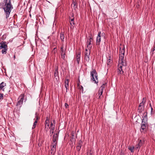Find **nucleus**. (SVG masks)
Here are the masks:
<instances>
[{
	"mask_svg": "<svg viewBox=\"0 0 155 155\" xmlns=\"http://www.w3.org/2000/svg\"><path fill=\"white\" fill-rule=\"evenodd\" d=\"M150 105L151 106V113H152V110H153V109L152 108V107H151V104H150Z\"/></svg>",
	"mask_w": 155,
	"mask_h": 155,
	"instance_id": "47",
	"label": "nucleus"
},
{
	"mask_svg": "<svg viewBox=\"0 0 155 155\" xmlns=\"http://www.w3.org/2000/svg\"><path fill=\"white\" fill-rule=\"evenodd\" d=\"M7 48V45L5 44V42L2 41L0 43V49Z\"/></svg>",
	"mask_w": 155,
	"mask_h": 155,
	"instance_id": "12",
	"label": "nucleus"
},
{
	"mask_svg": "<svg viewBox=\"0 0 155 155\" xmlns=\"http://www.w3.org/2000/svg\"><path fill=\"white\" fill-rule=\"evenodd\" d=\"M70 23L71 26L73 25L74 24V21H70Z\"/></svg>",
	"mask_w": 155,
	"mask_h": 155,
	"instance_id": "42",
	"label": "nucleus"
},
{
	"mask_svg": "<svg viewBox=\"0 0 155 155\" xmlns=\"http://www.w3.org/2000/svg\"><path fill=\"white\" fill-rule=\"evenodd\" d=\"M58 68H57L55 69L54 73V76L55 77L58 76Z\"/></svg>",
	"mask_w": 155,
	"mask_h": 155,
	"instance_id": "24",
	"label": "nucleus"
},
{
	"mask_svg": "<svg viewBox=\"0 0 155 155\" xmlns=\"http://www.w3.org/2000/svg\"><path fill=\"white\" fill-rule=\"evenodd\" d=\"M81 147L79 146H77L76 147L77 149L78 150L80 151L81 148Z\"/></svg>",
	"mask_w": 155,
	"mask_h": 155,
	"instance_id": "37",
	"label": "nucleus"
},
{
	"mask_svg": "<svg viewBox=\"0 0 155 155\" xmlns=\"http://www.w3.org/2000/svg\"><path fill=\"white\" fill-rule=\"evenodd\" d=\"M84 59L85 61L88 62L89 61V56L85 55Z\"/></svg>",
	"mask_w": 155,
	"mask_h": 155,
	"instance_id": "26",
	"label": "nucleus"
},
{
	"mask_svg": "<svg viewBox=\"0 0 155 155\" xmlns=\"http://www.w3.org/2000/svg\"><path fill=\"white\" fill-rule=\"evenodd\" d=\"M147 112H145L142 116V121H147Z\"/></svg>",
	"mask_w": 155,
	"mask_h": 155,
	"instance_id": "17",
	"label": "nucleus"
},
{
	"mask_svg": "<svg viewBox=\"0 0 155 155\" xmlns=\"http://www.w3.org/2000/svg\"><path fill=\"white\" fill-rule=\"evenodd\" d=\"M91 45V44L89 45V44H87V48H88V49H89V50H90V49L92 48V45Z\"/></svg>",
	"mask_w": 155,
	"mask_h": 155,
	"instance_id": "33",
	"label": "nucleus"
},
{
	"mask_svg": "<svg viewBox=\"0 0 155 155\" xmlns=\"http://www.w3.org/2000/svg\"><path fill=\"white\" fill-rule=\"evenodd\" d=\"M54 125H53V123L51 122V126L50 128H51L52 127H54Z\"/></svg>",
	"mask_w": 155,
	"mask_h": 155,
	"instance_id": "43",
	"label": "nucleus"
},
{
	"mask_svg": "<svg viewBox=\"0 0 155 155\" xmlns=\"http://www.w3.org/2000/svg\"><path fill=\"white\" fill-rule=\"evenodd\" d=\"M66 53H64L61 54V58L63 59H64L65 58V55Z\"/></svg>",
	"mask_w": 155,
	"mask_h": 155,
	"instance_id": "31",
	"label": "nucleus"
},
{
	"mask_svg": "<svg viewBox=\"0 0 155 155\" xmlns=\"http://www.w3.org/2000/svg\"><path fill=\"white\" fill-rule=\"evenodd\" d=\"M3 94H2L0 93V99H3Z\"/></svg>",
	"mask_w": 155,
	"mask_h": 155,
	"instance_id": "38",
	"label": "nucleus"
},
{
	"mask_svg": "<svg viewBox=\"0 0 155 155\" xmlns=\"http://www.w3.org/2000/svg\"><path fill=\"white\" fill-rule=\"evenodd\" d=\"M145 102H146L145 99L144 98H143L142 99V102L141 103H140V104H142V105H144V104L145 103Z\"/></svg>",
	"mask_w": 155,
	"mask_h": 155,
	"instance_id": "32",
	"label": "nucleus"
},
{
	"mask_svg": "<svg viewBox=\"0 0 155 155\" xmlns=\"http://www.w3.org/2000/svg\"><path fill=\"white\" fill-rule=\"evenodd\" d=\"M49 120L50 118L48 117H47L45 122V131L46 132H48L50 128L49 127L50 123Z\"/></svg>",
	"mask_w": 155,
	"mask_h": 155,
	"instance_id": "5",
	"label": "nucleus"
},
{
	"mask_svg": "<svg viewBox=\"0 0 155 155\" xmlns=\"http://www.w3.org/2000/svg\"><path fill=\"white\" fill-rule=\"evenodd\" d=\"M66 49L64 48V47L63 45H62L61 48V54L64 53H66Z\"/></svg>",
	"mask_w": 155,
	"mask_h": 155,
	"instance_id": "20",
	"label": "nucleus"
},
{
	"mask_svg": "<svg viewBox=\"0 0 155 155\" xmlns=\"http://www.w3.org/2000/svg\"><path fill=\"white\" fill-rule=\"evenodd\" d=\"M6 86V84L4 82H2L0 84V91L2 90L4 91L5 87Z\"/></svg>",
	"mask_w": 155,
	"mask_h": 155,
	"instance_id": "13",
	"label": "nucleus"
},
{
	"mask_svg": "<svg viewBox=\"0 0 155 155\" xmlns=\"http://www.w3.org/2000/svg\"><path fill=\"white\" fill-rule=\"evenodd\" d=\"M139 144H138L136 145V147H136V149H140V146H139Z\"/></svg>",
	"mask_w": 155,
	"mask_h": 155,
	"instance_id": "39",
	"label": "nucleus"
},
{
	"mask_svg": "<svg viewBox=\"0 0 155 155\" xmlns=\"http://www.w3.org/2000/svg\"><path fill=\"white\" fill-rule=\"evenodd\" d=\"M81 88H83V87L81 86Z\"/></svg>",
	"mask_w": 155,
	"mask_h": 155,
	"instance_id": "52",
	"label": "nucleus"
},
{
	"mask_svg": "<svg viewBox=\"0 0 155 155\" xmlns=\"http://www.w3.org/2000/svg\"><path fill=\"white\" fill-rule=\"evenodd\" d=\"M93 41V39L92 38L90 37L89 39L87 41V44L89 45L91 44V42H92Z\"/></svg>",
	"mask_w": 155,
	"mask_h": 155,
	"instance_id": "23",
	"label": "nucleus"
},
{
	"mask_svg": "<svg viewBox=\"0 0 155 155\" xmlns=\"http://www.w3.org/2000/svg\"><path fill=\"white\" fill-rule=\"evenodd\" d=\"M15 55H14V60H15Z\"/></svg>",
	"mask_w": 155,
	"mask_h": 155,
	"instance_id": "50",
	"label": "nucleus"
},
{
	"mask_svg": "<svg viewBox=\"0 0 155 155\" xmlns=\"http://www.w3.org/2000/svg\"><path fill=\"white\" fill-rule=\"evenodd\" d=\"M110 60L109 59V60H108V61H107V64H109V63L110 62Z\"/></svg>",
	"mask_w": 155,
	"mask_h": 155,
	"instance_id": "46",
	"label": "nucleus"
},
{
	"mask_svg": "<svg viewBox=\"0 0 155 155\" xmlns=\"http://www.w3.org/2000/svg\"><path fill=\"white\" fill-rule=\"evenodd\" d=\"M129 150H130L131 152H134V148L130 147L129 148Z\"/></svg>",
	"mask_w": 155,
	"mask_h": 155,
	"instance_id": "40",
	"label": "nucleus"
},
{
	"mask_svg": "<svg viewBox=\"0 0 155 155\" xmlns=\"http://www.w3.org/2000/svg\"><path fill=\"white\" fill-rule=\"evenodd\" d=\"M144 105H142V104H140L139 106L138 110L139 112L141 113L144 109Z\"/></svg>",
	"mask_w": 155,
	"mask_h": 155,
	"instance_id": "16",
	"label": "nucleus"
},
{
	"mask_svg": "<svg viewBox=\"0 0 155 155\" xmlns=\"http://www.w3.org/2000/svg\"><path fill=\"white\" fill-rule=\"evenodd\" d=\"M58 133L57 132L56 133H54L53 137L52 143H57V140L58 139Z\"/></svg>",
	"mask_w": 155,
	"mask_h": 155,
	"instance_id": "8",
	"label": "nucleus"
},
{
	"mask_svg": "<svg viewBox=\"0 0 155 155\" xmlns=\"http://www.w3.org/2000/svg\"><path fill=\"white\" fill-rule=\"evenodd\" d=\"M90 54V51L89 50V52H85V55H88L89 56Z\"/></svg>",
	"mask_w": 155,
	"mask_h": 155,
	"instance_id": "36",
	"label": "nucleus"
},
{
	"mask_svg": "<svg viewBox=\"0 0 155 155\" xmlns=\"http://www.w3.org/2000/svg\"><path fill=\"white\" fill-rule=\"evenodd\" d=\"M82 144H83V142L82 141V140H80L79 141V142L78 143V146L81 147Z\"/></svg>",
	"mask_w": 155,
	"mask_h": 155,
	"instance_id": "30",
	"label": "nucleus"
},
{
	"mask_svg": "<svg viewBox=\"0 0 155 155\" xmlns=\"http://www.w3.org/2000/svg\"><path fill=\"white\" fill-rule=\"evenodd\" d=\"M49 129H50V135L51 136L54 133V127H52V128H50Z\"/></svg>",
	"mask_w": 155,
	"mask_h": 155,
	"instance_id": "22",
	"label": "nucleus"
},
{
	"mask_svg": "<svg viewBox=\"0 0 155 155\" xmlns=\"http://www.w3.org/2000/svg\"><path fill=\"white\" fill-rule=\"evenodd\" d=\"M57 143H52V147L51 150V153L53 155L56 150V144Z\"/></svg>",
	"mask_w": 155,
	"mask_h": 155,
	"instance_id": "7",
	"label": "nucleus"
},
{
	"mask_svg": "<svg viewBox=\"0 0 155 155\" xmlns=\"http://www.w3.org/2000/svg\"><path fill=\"white\" fill-rule=\"evenodd\" d=\"M127 65V63L124 57H123L122 56L119 57L118 66L124 67L126 66Z\"/></svg>",
	"mask_w": 155,
	"mask_h": 155,
	"instance_id": "3",
	"label": "nucleus"
},
{
	"mask_svg": "<svg viewBox=\"0 0 155 155\" xmlns=\"http://www.w3.org/2000/svg\"><path fill=\"white\" fill-rule=\"evenodd\" d=\"M101 31L98 32L96 39V45H99L101 41Z\"/></svg>",
	"mask_w": 155,
	"mask_h": 155,
	"instance_id": "11",
	"label": "nucleus"
},
{
	"mask_svg": "<svg viewBox=\"0 0 155 155\" xmlns=\"http://www.w3.org/2000/svg\"><path fill=\"white\" fill-rule=\"evenodd\" d=\"M2 4V8L4 11L6 19H8L9 16L13 8V6L11 3V0H4Z\"/></svg>",
	"mask_w": 155,
	"mask_h": 155,
	"instance_id": "1",
	"label": "nucleus"
},
{
	"mask_svg": "<svg viewBox=\"0 0 155 155\" xmlns=\"http://www.w3.org/2000/svg\"><path fill=\"white\" fill-rule=\"evenodd\" d=\"M73 4L74 6L75 5L77 4V2H76L75 0H73Z\"/></svg>",
	"mask_w": 155,
	"mask_h": 155,
	"instance_id": "41",
	"label": "nucleus"
},
{
	"mask_svg": "<svg viewBox=\"0 0 155 155\" xmlns=\"http://www.w3.org/2000/svg\"><path fill=\"white\" fill-rule=\"evenodd\" d=\"M146 127V122L145 121H142L141 125V129L143 130Z\"/></svg>",
	"mask_w": 155,
	"mask_h": 155,
	"instance_id": "18",
	"label": "nucleus"
},
{
	"mask_svg": "<svg viewBox=\"0 0 155 155\" xmlns=\"http://www.w3.org/2000/svg\"><path fill=\"white\" fill-rule=\"evenodd\" d=\"M35 119H34V120H35V121L32 127V129H34L36 127L37 123V120L39 119V117L37 114V113H35Z\"/></svg>",
	"mask_w": 155,
	"mask_h": 155,
	"instance_id": "9",
	"label": "nucleus"
},
{
	"mask_svg": "<svg viewBox=\"0 0 155 155\" xmlns=\"http://www.w3.org/2000/svg\"><path fill=\"white\" fill-rule=\"evenodd\" d=\"M104 84H103L101 86V87L99 89V93L98 94V95H99V96L98 98V99H101L103 97L102 94L103 92V90L104 89Z\"/></svg>",
	"mask_w": 155,
	"mask_h": 155,
	"instance_id": "6",
	"label": "nucleus"
},
{
	"mask_svg": "<svg viewBox=\"0 0 155 155\" xmlns=\"http://www.w3.org/2000/svg\"><path fill=\"white\" fill-rule=\"evenodd\" d=\"M140 131H141V132H142L141 130H140Z\"/></svg>",
	"mask_w": 155,
	"mask_h": 155,
	"instance_id": "53",
	"label": "nucleus"
},
{
	"mask_svg": "<svg viewBox=\"0 0 155 155\" xmlns=\"http://www.w3.org/2000/svg\"><path fill=\"white\" fill-rule=\"evenodd\" d=\"M120 155H126L124 153H121Z\"/></svg>",
	"mask_w": 155,
	"mask_h": 155,
	"instance_id": "48",
	"label": "nucleus"
},
{
	"mask_svg": "<svg viewBox=\"0 0 155 155\" xmlns=\"http://www.w3.org/2000/svg\"><path fill=\"white\" fill-rule=\"evenodd\" d=\"M57 51V49L56 48H54L52 51V52L54 54Z\"/></svg>",
	"mask_w": 155,
	"mask_h": 155,
	"instance_id": "35",
	"label": "nucleus"
},
{
	"mask_svg": "<svg viewBox=\"0 0 155 155\" xmlns=\"http://www.w3.org/2000/svg\"><path fill=\"white\" fill-rule=\"evenodd\" d=\"M64 33L63 32H61L60 33V38L62 41H64Z\"/></svg>",
	"mask_w": 155,
	"mask_h": 155,
	"instance_id": "21",
	"label": "nucleus"
},
{
	"mask_svg": "<svg viewBox=\"0 0 155 155\" xmlns=\"http://www.w3.org/2000/svg\"><path fill=\"white\" fill-rule=\"evenodd\" d=\"M8 48H3L2 49V54H6L7 53Z\"/></svg>",
	"mask_w": 155,
	"mask_h": 155,
	"instance_id": "25",
	"label": "nucleus"
},
{
	"mask_svg": "<svg viewBox=\"0 0 155 155\" xmlns=\"http://www.w3.org/2000/svg\"><path fill=\"white\" fill-rule=\"evenodd\" d=\"M24 98V94H21L19 97L18 99L19 100L17 102L16 105L17 107H20L23 103Z\"/></svg>",
	"mask_w": 155,
	"mask_h": 155,
	"instance_id": "4",
	"label": "nucleus"
},
{
	"mask_svg": "<svg viewBox=\"0 0 155 155\" xmlns=\"http://www.w3.org/2000/svg\"><path fill=\"white\" fill-rule=\"evenodd\" d=\"M80 57L81 53H79L78 54H77L76 56V60L78 64L79 63V61L80 59Z\"/></svg>",
	"mask_w": 155,
	"mask_h": 155,
	"instance_id": "19",
	"label": "nucleus"
},
{
	"mask_svg": "<svg viewBox=\"0 0 155 155\" xmlns=\"http://www.w3.org/2000/svg\"><path fill=\"white\" fill-rule=\"evenodd\" d=\"M144 140H139V143H138V144L139 145V146H142V145L143 144V143H144Z\"/></svg>",
	"mask_w": 155,
	"mask_h": 155,
	"instance_id": "27",
	"label": "nucleus"
},
{
	"mask_svg": "<svg viewBox=\"0 0 155 155\" xmlns=\"http://www.w3.org/2000/svg\"><path fill=\"white\" fill-rule=\"evenodd\" d=\"M65 108H67L68 107V104L67 103H65Z\"/></svg>",
	"mask_w": 155,
	"mask_h": 155,
	"instance_id": "45",
	"label": "nucleus"
},
{
	"mask_svg": "<svg viewBox=\"0 0 155 155\" xmlns=\"http://www.w3.org/2000/svg\"><path fill=\"white\" fill-rule=\"evenodd\" d=\"M123 67L122 66H118V68L117 69V72L118 74H123L124 73V71H123L122 68Z\"/></svg>",
	"mask_w": 155,
	"mask_h": 155,
	"instance_id": "14",
	"label": "nucleus"
},
{
	"mask_svg": "<svg viewBox=\"0 0 155 155\" xmlns=\"http://www.w3.org/2000/svg\"><path fill=\"white\" fill-rule=\"evenodd\" d=\"M64 86L66 88V92L67 90L68 89L69 87V80L68 79H66L64 82Z\"/></svg>",
	"mask_w": 155,
	"mask_h": 155,
	"instance_id": "15",
	"label": "nucleus"
},
{
	"mask_svg": "<svg viewBox=\"0 0 155 155\" xmlns=\"http://www.w3.org/2000/svg\"><path fill=\"white\" fill-rule=\"evenodd\" d=\"M91 80L92 82L97 84L98 81L97 73L95 69H93L91 72Z\"/></svg>",
	"mask_w": 155,
	"mask_h": 155,
	"instance_id": "2",
	"label": "nucleus"
},
{
	"mask_svg": "<svg viewBox=\"0 0 155 155\" xmlns=\"http://www.w3.org/2000/svg\"><path fill=\"white\" fill-rule=\"evenodd\" d=\"M122 48L121 49V48H120L119 57L122 56L123 57H124L125 53V47L124 46L123 48L122 47Z\"/></svg>",
	"mask_w": 155,
	"mask_h": 155,
	"instance_id": "10",
	"label": "nucleus"
},
{
	"mask_svg": "<svg viewBox=\"0 0 155 155\" xmlns=\"http://www.w3.org/2000/svg\"><path fill=\"white\" fill-rule=\"evenodd\" d=\"M152 55H153L155 54V47H154L151 50Z\"/></svg>",
	"mask_w": 155,
	"mask_h": 155,
	"instance_id": "28",
	"label": "nucleus"
},
{
	"mask_svg": "<svg viewBox=\"0 0 155 155\" xmlns=\"http://www.w3.org/2000/svg\"><path fill=\"white\" fill-rule=\"evenodd\" d=\"M87 155H92L91 153H90L89 154H87Z\"/></svg>",
	"mask_w": 155,
	"mask_h": 155,
	"instance_id": "51",
	"label": "nucleus"
},
{
	"mask_svg": "<svg viewBox=\"0 0 155 155\" xmlns=\"http://www.w3.org/2000/svg\"><path fill=\"white\" fill-rule=\"evenodd\" d=\"M74 133H72L71 135H72V137H71V139H70V140L71 141H73H73H75L74 139Z\"/></svg>",
	"mask_w": 155,
	"mask_h": 155,
	"instance_id": "29",
	"label": "nucleus"
},
{
	"mask_svg": "<svg viewBox=\"0 0 155 155\" xmlns=\"http://www.w3.org/2000/svg\"><path fill=\"white\" fill-rule=\"evenodd\" d=\"M85 51H86L85 52H88V50L87 49H85Z\"/></svg>",
	"mask_w": 155,
	"mask_h": 155,
	"instance_id": "49",
	"label": "nucleus"
},
{
	"mask_svg": "<svg viewBox=\"0 0 155 155\" xmlns=\"http://www.w3.org/2000/svg\"><path fill=\"white\" fill-rule=\"evenodd\" d=\"M105 35V34L104 33H101V35H100V36L101 37V36H104V35Z\"/></svg>",
	"mask_w": 155,
	"mask_h": 155,
	"instance_id": "44",
	"label": "nucleus"
},
{
	"mask_svg": "<svg viewBox=\"0 0 155 155\" xmlns=\"http://www.w3.org/2000/svg\"><path fill=\"white\" fill-rule=\"evenodd\" d=\"M74 14H72V18H70L69 19L70 21H74Z\"/></svg>",
	"mask_w": 155,
	"mask_h": 155,
	"instance_id": "34",
	"label": "nucleus"
}]
</instances>
